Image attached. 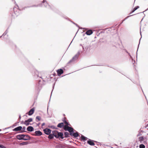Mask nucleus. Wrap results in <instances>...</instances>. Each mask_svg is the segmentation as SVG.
<instances>
[{"instance_id":"nucleus-1","label":"nucleus","mask_w":148,"mask_h":148,"mask_svg":"<svg viewBox=\"0 0 148 148\" xmlns=\"http://www.w3.org/2000/svg\"><path fill=\"white\" fill-rule=\"evenodd\" d=\"M32 72L34 79L38 82L36 86L35 90L39 92L42 87V84L40 83L41 80L42 79L44 82L45 81L42 77V75L41 72H39L36 69H34L32 71Z\"/></svg>"},{"instance_id":"nucleus-2","label":"nucleus","mask_w":148,"mask_h":148,"mask_svg":"<svg viewBox=\"0 0 148 148\" xmlns=\"http://www.w3.org/2000/svg\"><path fill=\"white\" fill-rule=\"evenodd\" d=\"M17 6L18 8H14L13 9H11L9 13V17L11 20L17 17L19 14V11H21L22 10H21L18 5H17Z\"/></svg>"},{"instance_id":"nucleus-3","label":"nucleus","mask_w":148,"mask_h":148,"mask_svg":"<svg viewBox=\"0 0 148 148\" xmlns=\"http://www.w3.org/2000/svg\"><path fill=\"white\" fill-rule=\"evenodd\" d=\"M64 129L65 131H68L70 133V135L73 137L75 138L78 137H80L78 132L75 130L72 127H65V125L64 126Z\"/></svg>"},{"instance_id":"nucleus-4","label":"nucleus","mask_w":148,"mask_h":148,"mask_svg":"<svg viewBox=\"0 0 148 148\" xmlns=\"http://www.w3.org/2000/svg\"><path fill=\"white\" fill-rule=\"evenodd\" d=\"M41 4V6L40 7H44L48 9H51L55 12L58 13L59 11L56 8L52 5H50L46 0H43L41 3L40 4Z\"/></svg>"},{"instance_id":"nucleus-5","label":"nucleus","mask_w":148,"mask_h":148,"mask_svg":"<svg viewBox=\"0 0 148 148\" xmlns=\"http://www.w3.org/2000/svg\"><path fill=\"white\" fill-rule=\"evenodd\" d=\"M52 133L53 134L54 136L56 138H60L63 139L64 138L63 132H59L57 130H55L53 131Z\"/></svg>"},{"instance_id":"nucleus-6","label":"nucleus","mask_w":148,"mask_h":148,"mask_svg":"<svg viewBox=\"0 0 148 148\" xmlns=\"http://www.w3.org/2000/svg\"><path fill=\"white\" fill-rule=\"evenodd\" d=\"M81 53H82V50H79L77 52L72 58L67 63V64L70 63L71 62H75L78 59Z\"/></svg>"},{"instance_id":"nucleus-7","label":"nucleus","mask_w":148,"mask_h":148,"mask_svg":"<svg viewBox=\"0 0 148 148\" xmlns=\"http://www.w3.org/2000/svg\"><path fill=\"white\" fill-rule=\"evenodd\" d=\"M69 65H66L64 67H62V69H58L57 71L58 75V76H60L62 74L63 72V70H67L68 69V66Z\"/></svg>"},{"instance_id":"nucleus-8","label":"nucleus","mask_w":148,"mask_h":148,"mask_svg":"<svg viewBox=\"0 0 148 148\" xmlns=\"http://www.w3.org/2000/svg\"><path fill=\"white\" fill-rule=\"evenodd\" d=\"M41 4H39L37 5H32L30 6H27L26 7H25L22 8V9H19L20 10H25V8H29L30 7H40V6H41Z\"/></svg>"},{"instance_id":"nucleus-9","label":"nucleus","mask_w":148,"mask_h":148,"mask_svg":"<svg viewBox=\"0 0 148 148\" xmlns=\"http://www.w3.org/2000/svg\"><path fill=\"white\" fill-rule=\"evenodd\" d=\"M43 131L44 133L47 135L50 134L51 132V130L50 129L47 128L43 130Z\"/></svg>"},{"instance_id":"nucleus-10","label":"nucleus","mask_w":148,"mask_h":148,"mask_svg":"<svg viewBox=\"0 0 148 148\" xmlns=\"http://www.w3.org/2000/svg\"><path fill=\"white\" fill-rule=\"evenodd\" d=\"M24 134H20L16 136V138L19 140H24Z\"/></svg>"},{"instance_id":"nucleus-11","label":"nucleus","mask_w":148,"mask_h":148,"mask_svg":"<svg viewBox=\"0 0 148 148\" xmlns=\"http://www.w3.org/2000/svg\"><path fill=\"white\" fill-rule=\"evenodd\" d=\"M35 133V134H33L32 135L35 136H40L42 134V132L40 130L36 131Z\"/></svg>"},{"instance_id":"nucleus-12","label":"nucleus","mask_w":148,"mask_h":148,"mask_svg":"<svg viewBox=\"0 0 148 148\" xmlns=\"http://www.w3.org/2000/svg\"><path fill=\"white\" fill-rule=\"evenodd\" d=\"M88 140L87 141V143L91 146H94L95 145V144L94 142H96V141L91 140V139H88Z\"/></svg>"},{"instance_id":"nucleus-13","label":"nucleus","mask_w":148,"mask_h":148,"mask_svg":"<svg viewBox=\"0 0 148 148\" xmlns=\"http://www.w3.org/2000/svg\"><path fill=\"white\" fill-rule=\"evenodd\" d=\"M34 108H33L31 109L28 112L26 113V114H28L29 116L32 115L34 113Z\"/></svg>"},{"instance_id":"nucleus-14","label":"nucleus","mask_w":148,"mask_h":148,"mask_svg":"<svg viewBox=\"0 0 148 148\" xmlns=\"http://www.w3.org/2000/svg\"><path fill=\"white\" fill-rule=\"evenodd\" d=\"M93 33L92 30L91 29H90L87 31L84 34H83V35L84 36L85 34H86L87 35L89 36L92 34Z\"/></svg>"},{"instance_id":"nucleus-15","label":"nucleus","mask_w":148,"mask_h":148,"mask_svg":"<svg viewBox=\"0 0 148 148\" xmlns=\"http://www.w3.org/2000/svg\"><path fill=\"white\" fill-rule=\"evenodd\" d=\"M70 22H71V23H73V24H74L77 27H78L79 28V29H78L76 34H77V33L78 32V31L79 30V29H86V28H82V27H80L79 26V25H78L77 24H76V23H74V22H73V21H72L71 20V21H70Z\"/></svg>"},{"instance_id":"nucleus-16","label":"nucleus","mask_w":148,"mask_h":148,"mask_svg":"<svg viewBox=\"0 0 148 148\" xmlns=\"http://www.w3.org/2000/svg\"><path fill=\"white\" fill-rule=\"evenodd\" d=\"M22 127L21 126L17 127L13 130V131H18L21 130H22Z\"/></svg>"},{"instance_id":"nucleus-17","label":"nucleus","mask_w":148,"mask_h":148,"mask_svg":"<svg viewBox=\"0 0 148 148\" xmlns=\"http://www.w3.org/2000/svg\"><path fill=\"white\" fill-rule=\"evenodd\" d=\"M27 130L29 132H32L34 131V129L33 127L32 126H29L27 127Z\"/></svg>"},{"instance_id":"nucleus-18","label":"nucleus","mask_w":148,"mask_h":148,"mask_svg":"<svg viewBox=\"0 0 148 148\" xmlns=\"http://www.w3.org/2000/svg\"><path fill=\"white\" fill-rule=\"evenodd\" d=\"M148 10V8L147 9H146V10L144 11L143 12H140V13H143L144 12L147 10ZM139 13H138L137 14H133V15H130L129 16H127L126 18H125L122 21V22H121V24L122 23H123V21H125V20H126V19H127V18H128L129 17H130V16H134V15H136L137 14H139Z\"/></svg>"},{"instance_id":"nucleus-19","label":"nucleus","mask_w":148,"mask_h":148,"mask_svg":"<svg viewBox=\"0 0 148 148\" xmlns=\"http://www.w3.org/2000/svg\"><path fill=\"white\" fill-rule=\"evenodd\" d=\"M148 10V8L147 9H146V10L144 11L143 12H140V13H143L144 12L147 10ZM139 13H138L137 14H133V15H130L129 16H127L126 18H125L122 21V22H121V24L122 23H123V21H125V20H126V19H127V18H128L129 17H130V16H134V15H136L137 14H139Z\"/></svg>"},{"instance_id":"nucleus-20","label":"nucleus","mask_w":148,"mask_h":148,"mask_svg":"<svg viewBox=\"0 0 148 148\" xmlns=\"http://www.w3.org/2000/svg\"><path fill=\"white\" fill-rule=\"evenodd\" d=\"M25 137L24 140H30L31 139V137L28 135L24 134Z\"/></svg>"},{"instance_id":"nucleus-21","label":"nucleus","mask_w":148,"mask_h":148,"mask_svg":"<svg viewBox=\"0 0 148 148\" xmlns=\"http://www.w3.org/2000/svg\"><path fill=\"white\" fill-rule=\"evenodd\" d=\"M49 136L48 137V138L50 140H52L54 139V136L53 135V133L52 134L50 133V134L48 135Z\"/></svg>"},{"instance_id":"nucleus-22","label":"nucleus","mask_w":148,"mask_h":148,"mask_svg":"<svg viewBox=\"0 0 148 148\" xmlns=\"http://www.w3.org/2000/svg\"><path fill=\"white\" fill-rule=\"evenodd\" d=\"M139 8V6H135L133 8V9L131 11L130 13V14L133 13V12H134L136 10Z\"/></svg>"},{"instance_id":"nucleus-23","label":"nucleus","mask_w":148,"mask_h":148,"mask_svg":"<svg viewBox=\"0 0 148 148\" xmlns=\"http://www.w3.org/2000/svg\"><path fill=\"white\" fill-rule=\"evenodd\" d=\"M88 138L82 135H81V141H85L87 140Z\"/></svg>"},{"instance_id":"nucleus-24","label":"nucleus","mask_w":148,"mask_h":148,"mask_svg":"<svg viewBox=\"0 0 148 148\" xmlns=\"http://www.w3.org/2000/svg\"><path fill=\"white\" fill-rule=\"evenodd\" d=\"M64 137L65 138H69L70 137V133L69 134L68 132H64Z\"/></svg>"},{"instance_id":"nucleus-25","label":"nucleus","mask_w":148,"mask_h":148,"mask_svg":"<svg viewBox=\"0 0 148 148\" xmlns=\"http://www.w3.org/2000/svg\"><path fill=\"white\" fill-rule=\"evenodd\" d=\"M64 123L62 122L58 124L57 125V127L60 128H61L62 127H64Z\"/></svg>"},{"instance_id":"nucleus-26","label":"nucleus","mask_w":148,"mask_h":148,"mask_svg":"<svg viewBox=\"0 0 148 148\" xmlns=\"http://www.w3.org/2000/svg\"><path fill=\"white\" fill-rule=\"evenodd\" d=\"M56 75V73H54L53 74L50 75L49 76H48V78H47V81H50L51 79V76L52 75L53 76H55Z\"/></svg>"},{"instance_id":"nucleus-27","label":"nucleus","mask_w":148,"mask_h":148,"mask_svg":"<svg viewBox=\"0 0 148 148\" xmlns=\"http://www.w3.org/2000/svg\"><path fill=\"white\" fill-rule=\"evenodd\" d=\"M29 144V143L28 142H23L22 143H20L19 145H26L28 144Z\"/></svg>"},{"instance_id":"nucleus-28","label":"nucleus","mask_w":148,"mask_h":148,"mask_svg":"<svg viewBox=\"0 0 148 148\" xmlns=\"http://www.w3.org/2000/svg\"><path fill=\"white\" fill-rule=\"evenodd\" d=\"M9 28V27H8L7 29L5 30L4 33L2 34V35L1 36H0V38H1L2 36H5L7 33L8 32V29Z\"/></svg>"},{"instance_id":"nucleus-29","label":"nucleus","mask_w":148,"mask_h":148,"mask_svg":"<svg viewBox=\"0 0 148 148\" xmlns=\"http://www.w3.org/2000/svg\"><path fill=\"white\" fill-rule=\"evenodd\" d=\"M24 124L26 125V126H28L29 124L31 125V124L29 123V122L27 120L25 121L24 122Z\"/></svg>"},{"instance_id":"nucleus-30","label":"nucleus","mask_w":148,"mask_h":148,"mask_svg":"<svg viewBox=\"0 0 148 148\" xmlns=\"http://www.w3.org/2000/svg\"><path fill=\"white\" fill-rule=\"evenodd\" d=\"M139 141L141 143H142V142L144 140V137L143 136L140 137L138 138Z\"/></svg>"},{"instance_id":"nucleus-31","label":"nucleus","mask_w":148,"mask_h":148,"mask_svg":"<svg viewBox=\"0 0 148 148\" xmlns=\"http://www.w3.org/2000/svg\"><path fill=\"white\" fill-rule=\"evenodd\" d=\"M48 127L49 128H50L52 129H58V128H56L55 126L54 125H49Z\"/></svg>"},{"instance_id":"nucleus-32","label":"nucleus","mask_w":148,"mask_h":148,"mask_svg":"<svg viewBox=\"0 0 148 148\" xmlns=\"http://www.w3.org/2000/svg\"><path fill=\"white\" fill-rule=\"evenodd\" d=\"M108 29V31H109L111 32L112 31V30H114L115 29V28L114 27H110L108 28H108L106 29Z\"/></svg>"},{"instance_id":"nucleus-33","label":"nucleus","mask_w":148,"mask_h":148,"mask_svg":"<svg viewBox=\"0 0 148 148\" xmlns=\"http://www.w3.org/2000/svg\"><path fill=\"white\" fill-rule=\"evenodd\" d=\"M41 117L39 116H36V122L39 121L41 120Z\"/></svg>"},{"instance_id":"nucleus-34","label":"nucleus","mask_w":148,"mask_h":148,"mask_svg":"<svg viewBox=\"0 0 148 148\" xmlns=\"http://www.w3.org/2000/svg\"><path fill=\"white\" fill-rule=\"evenodd\" d=\"M130 61L132 62V64H134L135 63V60L132 57L131 58H130Z\"/></svg>"},{"instance_id":"nucleus-35","label":"nucleus","mask_w":148,"mask_h":148,"mask_svg":"<svg viewBox=\"0 0 148 148\" xmlns=\"http://www.w3.org/2000/svg\"><path fill=\"white\" fill-rule=\"evenodd\" d=\"M66 118L65 117H64V118L63 119H62V121L64 122V123L65 125H66L68 123V122H67V121L66 120Z\"/></svg>"},{"instance_id":"nucleus-36","label":"nucleus","mask_w":148,"mask_h":148,"mask_svg":"<svg viewBox=\"0 0 148 148\" xmlns=\"http://www.w3.org/2000/svg\"><path fill=\"white\" fill-rule=\"evenodd\" d=\"M62 17L64 18L65 19L68 20V21H70L71 20H70V19L67 16H62Z\"/></svg>"},{"instance_id":"nucleus-37","label":"nucleus","mask_w":148,"mask_h":148,"mask_svg":"<svg viewBox=\"0 0 148 148\" xmlns=\"http://www.w3.org/2000/svg\"><path fill=\"white\" fill-rule=\"evenodd\" d=\"M141 38H141H140V39L139 40V44H138V46L137 49V52H136V57L137 58V51H138V48H139V45H140V40Z\"/></svg>"},{"instance_id":"nucleus-38","label":"nucleus","mask_w":148,"mask_h":148,"mask_svg":"<svg viewBox=\"0 0 148 148\" xmlns=\"http://www.w3.org/2000/svg\"><path fill=\"white\" fill-rule=\"evenodd\" d=\"M142 131H142L141 130H139V131H138V133L137 135V136L138 137V136L141 135H142V134L141 133V132H142Z\"/></svg>"},{"instance_id":"nucleus-39","label":"nucleus","mask_w":148,"mask_h":148,"mask_svg":"<svg viewBox=\"0 0 148 148\" xmlns=\"http://www.w3.org/2000/svg\"><path fill=\"white\" fill-rule=\"evenodd\" d=\"M145 146L143 144H141L139 145V148H145Z\"/></svg>"},{"instance_id":"nucleus-40","label":"nucleus","mask_w":148,"mask_h":148,"mask_svg":"<svg viewBox=\"0 0 148 148\" xmlns=\"http://www.w3.org/2000/svg\"><path fill=\"white\" fill-rule=\"evenodd\" d=\"M28 121L30 123L31 122H32L33 121V119L32 118H29V119H27Z\"/></svg>"},{"instance_id":"nucleus-41","label":"nucleus","mask_w":148,"mask_h":148,"mask_svg":"<svg viewBox=\"0 0 148 148\" xmlns=\"http://www.w3.org/2000/svg\"><path fill=\"white\" fill-rule=\"evenodd\" d=\"M80 46H82L83 50H82V52H84L85 51H84V47L82 46V44H80Z\"/></svg>"},{"instance_id":"nucleus-42","label":"nucleus","mask_w":148,"mask_h":148,"mask_svg":"<svg viewBox=\"0 0 148 148\" xmlns=\"http://www.w3.org/2000/svg\"><path fill=\"white\" fill-rule=\"evenodd\" d=\"M0 148H6V147H5L4 145H0Z\"/></svg>"},{"instance_id":"nucleus-43","label":"nucleus","mask_w":148,"mask_h":148,"mask_svg":"<svg viewBox=\"0 0 148 148\" xmlns=\"http://www.w3.org/2000/svg\"><path fill=\"white\" fill-rule=\"evenodd\" d=\"M108 66L109 67H110V68H113L114 69H115V70H117V71H118V70L117 69H116V68H114V67H112V65H108Z\"/></svg>"},{"instance_id":"nucleus-44","label":"nucleus","mask_w":148,"mask_h":148,"mask_svg":"<svg viewBox=\"0 0 148 148\" xmlns=\"http://www.w3.org/2000/svg\"><path fill=\"white\" fill-rule=\"evenodd\" d=\"M69 126L71 125L69 123H67V124H66V125H65V127H66V126H67L68 127H69Z\"/></svg>"},{"instance_id":"nucleus-45","label":"nucleus","mask_w":148,"mask_h":148,"mask_svg":"<svg viewBox=\"0 0 148 148\" xmlns=\"http://www.w3.org/2000/svg\"><path fill=\"white\" fill-rule=\"evenodd\" d=\"M55 83L54 84H53V89L52 90V92H51V93L53 91V89L54 88V86H55Z\"/></svg>"},{"instance_id":"nucleus-46","label":"nucleus","mask_w":148,"mask_h":148,"mask_svg":"<svg viewBox=\"0 0 148 148\" xmlns=\"http://www.w3.org/2000/svg\"><path fill=\"white\" fill-rule=\"evenodd\" d=\"M20 131H21V132H19V133H23L24 132H27V131H26L23 130H20Z\"/></svg>"},{"instance_id":"nucleus-47","label":"nucleus","mask_w":148,"mask_h":148,"mask_svg":"<svg viewBox=\"0 0 148 148\" xmlns=\"http://www.w3.org/2000/svg\"><path fill=\"white\" fill-rule=\"evenodd\" d=\"M25 129H26L25 127L24 126V127H22V130H23L25 131Z\"/></svg>"},{"instance_id":"nucleus-48","label":"nucleus","mask_w":148,"mask_h":148,"mask_svg":"<svg viewBox=\"0 0 148 148\" xmlns=\"http://www.w3.org/2000/svg\"><path fill=\"white\" fill-rule=\"evenodd\" d=\"M8 42H9V43L10 44L11 43L12 44L13 43L12 41H11L10 40H8Z\"/></svg>"},{"instance_id":"nucleus-49","label":"nucleus","mask_w":148,"mask_h":148,"mask_svg":"<svg viewBox=\"0 0 148 148\" xmlns=\"http://www.w3.org/2000/svg\"><path fill=\"white\" fill-rule=\"evenodd\" d=\"M139 85H140V86H140V84H139ZM140 88H141V90H142V92H143V94H144V95H145V98L146 99V97L145 96V94H144V92H143V89H142V87H140Z\"/></svg>"},{"instance_id":"nucleus-50","label":"nucleus","mask_w":148,"mask_h":148,"mask_svg":"<svg viewBox=\"0 0 148 148\" xmlns=\"http://www.w3.org/2000/svg\"><path fill=\"white\" fill-rule=\"evenodd\" d=\"M127 54L129 55V56L130 57V58H131L132 57L129 52H128V53H127Z\"/></svg>"},{"instance_id":"nucleus-51","label":"nucleus","mask_w":148,"mask_h":148,"mask_svg":"<svg viewBox=\"0 0 148 148\" xmlns=\"http://www.w3.org/2000/svg\"><path fill=\"white\" fill-rule=\"evenodd\" d=\"M127 54L129 55V56L130 57V58H131L132 57L129 52H128V53H127Z\"/></svg>"},{"instance_id":"nucleus-52","label":"nucleus","mask_w":148,"mask_h":148,"mask_svg":"<svg viewBox=\"0 0 148 148\" xmlns=\"http://www.w3.org/2000/svg\"><path fill=\"white\" fill-rule=\"evenodd\" d=\"M16 123H14V124L12 126V127H15L16 126Z\"/></svg>"},{"instance_id":"nucleus-53","label":"nucleus","mask_w":148,"mask_h":148,"mask_svg":"<svg viewBox=\"0 0 148 148\" xmlns=\"http://www.w3.org/2000/svg\"><path fill=\"white\" fill-rule=\"evenodd\" d=\"M85 49H86V50H87L88 49V46H86L85 47Z\"/></svg>"},{"instance_id":"nucleus-54","label":"nucleus","mask_w":148,"mask_h":148,"mask_svg":"<svg viewBox=\"0 0 148 148\" xmlns=\"http://www.w3.org/2000/svg\"><path fill=\"white\" fill-rule=\"evenodd\" d=\"M145 128L148 130V124H147L145 126Z\"/></svg>"},{"instance_id":"nucleus-55","label":"nucleus","mask_w":148,"mask_h":148,"mask_svg":"<svg viewBox=\"0 0 148 148\" xmlns=\"http://www.w3.org/2000/svg\"><path fill=\"white\" fill-rule=\"evenodd\" d=\"M110 42V41L109 42V41H108V40H106V43H107L108 44H109Z\"/></svg>"},{"instance_id":"nucleus-56","label":"nucleus","mask_w":148,"mask_h":148,"mask_svg":"<svg viewBox=\"0 0 148 148\" xmlns=\"http://www.w3.org/2000/svg\"><path fill=\"white\" fill-rule=\"evenodd\" d=\"M45 124V123H43L42 124V125H41V126H43Z\"/></svg>"},{"instance_id":"nucleus-57","label":"nucleus","mask_w":148,"mask_h":148,"mask_svg":"<svg viewBox=\"0 0 148 148\" xmlns=\"http://www.w3.org/2000/svg\"><path fill=\"white\" fill-rule=\"evenodd\" d=\"M132 82H133L134 83H135V84H137V85H138V83H136V82H134V81H132Z\"/></svg>"},{"instance_id":"nucleus-58","label":"nucleus","mask_w":148,"mask_h":148,"mask_svg":"<svg viewBox=\"0 0 148 148\" xmlns=\"http://www.w3.org/2000/svg\"><path fill=\"white\" fill-rule=\"evenodd\" d=\"M125 51L126 52V53H128V52L127 51V50L126 49H125Z\"/></svg>"},{"instance_id":"nucleus-59","label":"nucleus","mask_w":148,"mask_h":148,"mask_svg":"<svg viewBox=\"0 0 148 148\" xmlns=\"http://www.w3.org/2000/svg\"><path fill=\"white\" fill-rule=\"evenodd\" d=\"M75 36H74V38H73V40H72V41H71V43H70L69 45V46H70V45L71 44V43L72 42L74 38L75 37Z\"/></svg>"},{"instance_id":"nucleus-60","label":"nucleus","mask_w":148,"mask_h":148,"mask_svg":"<svg viewBox=\"0 0 148 148\" xmlns=\"http://www.w3.org/2000/svg\"><path fill=\"white\" fill-rule=\"evenodd\" d=\"M7 127V128H5V129H9L10 127Z\"/></svg>"},{"instance_id":"nucleus-61","label":"nucleus","mask_w":148,"mask_h":148,"mask_svg":"<svg viewBox=\"0 0 148 148\" xmlns=\"http://www.w3.org/2000/svg\"><path fill=\"white\" fill-rule=\"evenodd\" d=\"M40 124V123H38L37 124V126H39Z\"/></svg>"},{"instance_id":"nucleus-62","label":"nucleus","mask_w":148,"mask_h":148,"mask_svg":"<svg viewBox=\"0 0 148 148\" xmlns=\"http://www.w3.org/2000/svg\"><path fill=\"white\" fill-rule=\"evenodd\" d=\"M18 119H21V115H19V117Z\"/></svg>"},{"instance_id":"nucleus-63","label":"nucleus","mask_w":148,"mask_h":148,"mask_svg":"<svg viewBox=\"0 0 148 148\" xmlns=\"http://www.w3.org/2000/svg\"><path fill=\"white\" fill-rule=\"evenodd\" d=\"M51 117V116L50 115H49L48 116V117Z\"/></svg>"},{"instance_id":"nucleus-64","label":"nucleus","mask_w":148,"mask_h":148,"mask_svg":"<svg viewBox=\"0 0 148 148\" xmlns=\"http://www.w3.org/2000/svg\"><path fill=\"white\" fill-rule=\"evenodd\" d=\"M13 45L15 47H16V45H14V44H13Z\"/></svg>"}]
</instances>
